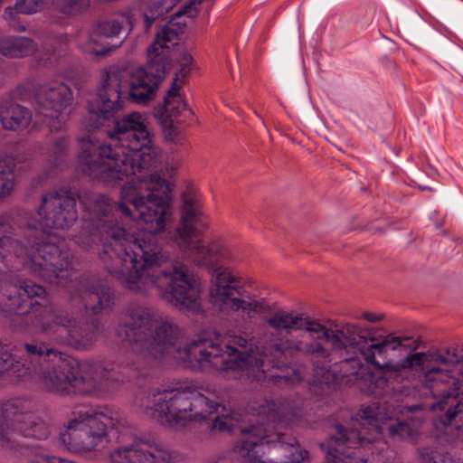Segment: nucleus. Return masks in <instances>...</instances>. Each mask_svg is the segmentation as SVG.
I'll use <instances>...</instances> for the list:
<instances>
[{"instance_id": "obj_12", "label": "nucleus", "mask_w": 463, "mask_h": 463, "mask_svg": "<svg viewBox=\"0 0 463 463\" xmlns=\"http://www.w3.org/2000/svg\"><path fill=\"white\" fill-rule=\"evenodd\" d=\"M178 34L176 31L169 26H163L157 33L155 42L149 46L147 52L148 58L155 55H165L168 60V68L171 64L169 57L168 43H175L177 40Z\"/></svg>"}, {"instance_id": "obj_2", "label": "nucleus", "mask_w": 463, "mask_h": 463, "mask_svg": "<svg viewBox=\"0 0 463 463\" xmlns=\"http://www.w3.org/2000/svg\"><path fill=\"white\" fill-rule=\"evenodd\" d=\"M133 405L146 417L171 430H182L193 421H207L215 431H240L237 445L250 463H301L309 452L297 438L281 429L298 425L303 417L299 402L285 399L279 405L268 399L250 401L243 410L227 407L192 386L138 389Z\"/></svg>"}, {"instance_id": "obj_7", "label": "nucleus", "mask_w": 463, "mask_h": 463, "mask_svg": "<svg viewBox=\"0 0 463 463\" xmlns=\"http://www.w3.org/2000/svg\"><path fill=\"white\" fill-rule=\"evenodd\" d=\"M109 458L110 463H185L183 453L145 439L118 446Z\"/></svg>"}, {"instance_id": "obj_11", "label": "nucleus", "mask_w": 463, "mask_h": 463, "mask_svg": "<svg viewBox=\"0 0 463 463\" xmlns=\"http://www.w3.org/2000/svg\"><path fill=\"white\" fill-rule=\"evenodd\" d=\"M36 43L30 38L5 36L0 39V53L10 58L31 55L36 51Z\"/></svg>"}, {"instance_id": "obj_6", "label": "nucleus", "mask_w": 463, "mask_h": 463, "mask_svg": "<svg viewBox=\"0 0 463 463\" xmlns=\"http://www.w3.org/2000/svg\"><path fill=\"white\" fill-rule=\"evenodd\" d=\"M14 96L21 99H32L35 123L46 125L52 132L65 128L67 109L72 101V91L67 84L55 80L33 88L29 84L21 85Z\"/></svg>"}, {"instance_id": "obj_9", "label": "nucleus", "mask_w": 463, "mask_h": 463, "mask_svg": "<svg viewBox=\"0 0 463 463\" xmlns=\"http://www.w3.org/2000/svg\"><path fill=\"white\" fill-rule=\"evenodd\" d=\"M33 116L25 107L7 98L0 101V123L7 130H23L30 126Z\"/></svg>"}, {"instance_id": "obj_5", "label": "nucleus", "mask_w": 463, "mask_h": 463, "mask_svg": "<svg viewBox=\"0 0 463 463\" xmlns=\"http://www.w3.org/2000/svg\"><path fill=\"white\" fill-rule=\"evenodd\" d=\"M124 426L125 421L117 412L80 405L72 411L66 429L60 433V440L71 453L90 452L109 441V430L115 429L119 434Z\"/></svg>"}, {"instance_id": "obj_19", "label": "nucleus", "mask_w": 463, "mask_h": 463, "mask_svg": "<svg viewBox=\"0 0 463 463\" xmlns=\"http://www.w3.org/2000/svg\"><path fill=\"white\" fill-rule=\"evenodd\" d=\"M362 317L369 322H372V323H375V322L381 321L383 319L382 315H376V314H373L371 312H364L362 315Z\"/></svg>"}, {"instance_id": "obj_21", "label": "nucleus", "mask_w": 463, "mask_h": 463, "mask_svg": "<svg viewBox=\"0 0 463 463\" xmlns=\"http://www.w3.org/2000/svg\"><path fill=\"white\" fill-rule=\"evenodd\" d=\"M203 0H191V5H200Z\"/></svg>"}, {"instance_id": "obj_14", "label": "nucleus", "mask_w": 463, "mask_h": 463, "mask_svg": "<svg viewBox=\"0 0 463 463\" xmlns=\"http://www.w3.org/2000/svg\"><path fill=\"white\" fill-rule=\"evenodd\" d=\"M166 1L164 0H153L146 2L143 10L146 31H148L154 22L162 17L168 11L170 6L166 5Z\"/></svg>"}, {"instance_id": "obj_4", "label": "nucleus", "mask_w": 463, "mask_h": 463, "mask_svg": "<svg viewBox=\"0 0 463 463\" xmlns=\"http://www.w3.org/2000/svg\"><path fill=\"white\" fill-rule=\"evenodd\" d=\"M37 215L39 220L23 209L0 215V287L9 276H21L7 274L5 269L26 268L48 283L61 284L66 283L65 277L76 273L64 241L48 230H65L74 224L78 219L77 199L45 194Z\"/></svg>"}, {"instance_id": "obj_15", "label": "nucleus", "mask_w": 463, "mask_h": 463, "mask_svg": "<svg viewBox=\"0 0 463 463\" xmlns=\"http://www.w3.org/2000/svg\"><path fill=\"white\" fill-rule=\"evenodd\" d=\"M51 0H17L15 6L5 9V14L7 16H13L14 13L31 14L43 10Z\"/></svg>"}, {"instance_id": "obj_10", "label": "nucleus", "mask_w": 463, "mask_h": 463, "mask_svg": "<svg viewBox=\"0 0 463 463\" xmlns=\"http://www.w3.org/2000/svg\"><path fill=\"white\" fill-rule=\"evenodd\" d=\"M69 142L64 137H57L53 140L49 148V160L52 169L48 173H43L33 178L31 182L32 189L43 187L47 180L52 177L55 169L61 168L66 162Z\"/></svg>"}, {"instance_id": "obj_18", "label": "nucleus", "mask_w": 463, "mask_h": 463, "mask_svg": "<svg viewBox=\"0 0 463 463\" xmlns=\"http://www.w3.org/2000/svg\"><path fill=\"white\" fill-rule=\"evenodd\" d=\"M194 58L186 52L180 55L179 70L176 73L177 78H185L194 68Z\"/></svg>"}, {"instance_id": "obj_20", "label": "nucleus", "mask_w": 463, "mask_h": 463, "mask_svg": "<svg viewBox=\"0 0 463 463\" xmlns=\"http://www.w3.org/2000/svg\"><path fill=\"white\" fill-rule=\"evenodd\" d=\"M121 43H122V41L118 44H114L110 47H104V48H101L100 50H94V52L96 55L105 56V55L109 54L112 50H115L118 47H119Z\"/></svg>"}, {"instance_id": "obj_3", "label": "nucleus", "mask_w": 463, "mask_h": 463, "mask_svg": "<svg viewBox=\"0 0 463 463\" xmlns=\"http://www.w3.org/2000/svg\"><path fill=\"white\" fill-rule=\"evenodd\" d=\"M71 305H78L80 317L64 307L42 304L45 288L23 276H9L0 287V313L12 318V326L24 328L29 323L56 343L76 350L90 349L97 341L100 328L99 316L109 314L114 306V291L108 281L93 273L65 277Z\"/></svg>"}, {"instance_id": "obj_8", "label": "nucleus", "mask_w": 463, "mask_h": 463, "mask_svg": "<svg viewBox=\"0 0 463 463\" xmlns=\"http://www.w3.org/2000/svg\"><path fill=\"white\" fill-rule=\"evenodd\" d=\"M28 155L22 146L16 145L14 152L0 156V201L12 193L14 188L15 170H24L27 166Z\"/></svg>"}, {"instance_id": "obj_1", "label": "nucleus", "mask_w": 463, "mask_h": 463, "mask_svg": "<svg viewBox=\"0 0 463 463\" xmlns=\"http://www.w3.org/2000/svg\"><path fill=\"white\" fill-rule=\"evenodd\" d=\"M165 55L148 58L126 82L107 72L104 82L88 99L83 126L90 132L80 139L79 168L83 175L108 186L121 185L120 202L102 194H90L82 201L83 226L75 243L98 254L104 266H186L174 258L177 248L196 266H225L227 250L216 242L203 243L201 203L197 195L183 194L179 225L164 230L172 216L169 182L153 170L157 148L152 146L146 118L132 112L119 117L123 99L146 105L156 97L166 71Z\"/></svg>"}, {"instance_id": "obj_16", "label": "nucleus", "mask_w": 463, "mask_h": 463, "mask_svg": "<svg viewBox=\"0 0 463 463\" xmlns=\"http://www.w3.org/2000/svg\"><path fill=\"white\" fill-rule=\"evenodd\" d=\"M90 3V0H59L55 4V8L62 14L76 16L87 13Z\"/></svg>"}, {"instance_id": "obj_13", "label": "nucleus", "mask_w": 463, "mask_h": 463, "mask_svg": "<svg viewBox=\"0 0 463 463\" xmlns=\"http://www.w3.org/2000/svg\"><path fill=\"white\" fill-rule=\"evenodd\" d=\"M124 24L132 27L131 18L128 14H124L119 19H107L98 23L94 29L95 34L106 38L118 37L124 29Z\"/></svg>"}, {"instance_id": "obj_17", "label": "nucleus", "mask_w": 463, "mask_h": 463, "mask_svg": "<svg viewBox=\"0 0 463 463\" xmlns=\"http://www.w3.org/2000/svg\"><path fill=\"white\" fill-rule=\"evenodd\" d=\"M177 79V77L176 79H175L171 88L167 91V94L165 98V106L166 108V110H174L175 109H176L177 112H180L181 109H184L186 108V104L178 93V90L180 87L176 82Z\"/></svg>"}]
</instances>
